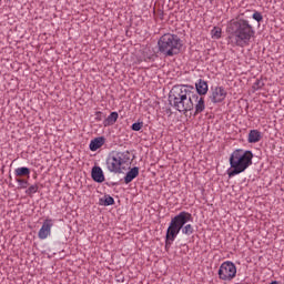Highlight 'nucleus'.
I'll return each mask as SVG.
<instances>
[{"label":"nucleus","mask_w":284,"mask_h":284,"mask_svg":"<svg viewBox=\"0 0 284 284\" xmlns=\"http://www.w3.org/2000/svg\"><path fill=\"white\" fill-rule=\"evenodd\" d=\"M102 205H114V197L105 195Z\"/></svg>","instance_id":"obj_20"},{"label":"nucleus","mask_w":284,"mask_h":284,"mask_svg":"<svg viewBox=\"0 0 284 284\" xmlns=\"http://www.w3.org/2000/svg\"><path fill=\"white\" fill-rule=\"evenodd\" d=\"M53 225L54 223L52 222V220L50 219L44 220L41 229L38 232V239H40V241H45V239H48L50 234H52Z\"/></svg>","instance_id":"obj_9"},{"label":"nucleus","mask_w":284,"mask_h":284,"mask_svg":"<svg viewBox=\"0 0 284 284\" xmlns=\"http://www.w3.org/2000/svg\"><path fill=\"white\" fill-rule=\"evenodd\" d=\"M262 85H263V81L256 80L255 83H254V85H253V88H254L255 90H261Z\"/></svg>","instance_id":"obj_24"},{"label":"nucleus","mask_w":284,"mask_h":284,"mask_svg":"<svg viewBox=\"0 0 284 284\" xmlns=\"http://www.w3.org/2000/svg\"><path fill=\"white\" fill-rule=\"evenodd\" d=\"M217 276L220 281L230 283L236 278V265L232 261H225L220 265L217 271Z\"/></svg>","instance_id":"obj_7"},{"label":"nucleus","mask_w":284,"mask_h":284,"mask_svg":"<svg viewBox=\"0 0 284 284\" xmlns=\"http://www.w3.org/2000/svg\"><path fill=\"white\" fill-rule=\"evenodd\" d=\"M252 19H254V21H257V23H261V21H263V14L258 11H255L252 16Z\"/></svg>","instance_id":"obj_22"},{"label":"nucleus","mask_w":284,"mask_h":284,"mask_svg":"<svg viewBox=\"0 0 284 284\" xmlns=\"http://www.w3.org/2000/svg\"><path fill=\"white\" fill-rule=\"evenodd\" d=\"M136 176H139V166H134L128 171L126 175L124 176V183H126V185L128 183H132Z\"/></svg>","instance_id":"obj_14"},{"label":"nucleus","mask_w":284,"mask_h":284,"mask_svg":"<svg viewBox=\"0 0 284 284\" xmlns=\"http://www.w3.org/2000/svg\"><path fill=\"white\" fill-rule=\"evenodd\" d=\"M16 176H30V168L20 166L14 170Z\"/></svg>","instance_id":"obj_17"},{"label":"nucleus","mask_w":284,"mask_h":284,"mask_svg":"<svg viewBox=\"0 0 284 284\" xmlns=\"http://www.w3.org/2000/svg\"><path fill=\"white\" fill-rule=\"evenodd\" d=\"M252 159H254L252 151H245L243 149L233 151L229 160L231 166L227 171L229 179L245 172L252 165Z\"/></svg>","instance_id":"obj_4"},{"label":"nucleus","mask_w":284,"mask_h":284,"mask_svg":"<svg viewBox=\"0 0 284 284\" xmlns=\"http://www.w3.org/2000/svg\"><path fill=\"white\" fill-rule=\"evenodd\" d=\"M104 143H105V138L103 136L95 138L94 140H91L89 148L91 152H97V150H99L100 148H103Z\"/></svg>","instance_id":"obj_13"},{"label":"nucleus","mask_w":284,"mask_h":284,"mask_svg":"<svg viewBox=\"0 0 284 284\" xmlns=\"http://www.w3.org/2000/svg\"><path fill=\"white\" fill-rule=\"evenodd\" d=\"M226 97L227 91H225L224 87H215L214 89H212L210 100L212 103H223Z\"/></svg>","instance_id":"obj_8"},{"label":"nucleus","mask_w":284,"mask_h":284,"mask_svg":"<svg viewBox=\"0 0 284 284\" xmlns=\"http://www.w3.org/2000/svg\"><path fill=\"white\" fill-rule=\"evenodd\" d=\"M118 120H119V113L116 111H113L103 121V125L104 128H109L110 125H114V123H116Z\"/></svg>","instance_id":"obj_15"},{"label":"nucleus","mask_w":284,"mask_h":284,"mask_svg":"<svg viewBox=\"0 0 284 284\" xmlns=\"http://www.w3.org/2000/svg\"><path fill=\"white\" fill-rule=\"evenodd\" d=\"M261 139H263L261 131H258V130L250 131L248 138H247L248 143H258V141H261Z\"/></svg>","instance_id":"obj_16"},{"label":"nucleus","mask_w":284,"mask_h":284,"mask_svg":"<svg viewBox=\"0 0 284 284\" xmlns=\"http://www.w3.org/2000/svg\"><path fill=\"white\" fill-rule=\"evenodd\" d=\"M130 161L129 152L113 151L106 158V170L113 174H122Z\"/></svg>","instance_id":"obj_6"},{"label":"nucleus","mask_w":284,"mask_h":284,"mask_svg":"<svg viewBox=\"0 0 284 284\" xmlns=\"http://www.w3.org/2000/svg\"><path fill=\"white\" fill-rule=\"evenodd\" d=\"M103 120V112L98 111L95 112V121H102Z\"/></svg>","instance_id":"obj_25"},{"label":"nucleus","mask_w":284,"mask_h":284,"mask_svg":"<svg viewBox=\"0 0 284 284\" xmlns=\"http://www.w3.org/2000/svg\"><path fill=\"white\" fill-rule=\"evenodd\" d=\"M192 90L194 87L179 84L174 85L169 93V103L171 108L186 114V112H192L194 110V102L192 101Z\"/></svg>","instance_id":"obj_2"},{"label":"nucleus","mask_w":284,"mask_h":284,"mask_svg":"<svg viewBox=\"0 0 284 284\" xmlns=\"http://www.w3.org/2000/svg\"><path fill=\"white\" fill-rule=\"evenodd\" d=\"M221 34H222V30H221V28H219V27H214V28L211 30L212 39H221Z\"/></svg>","instance_id":"obj_18"},{"label":"nucleus","mask_w":284,"mask_h":284,"mask_svg":"<svg viewBox=\"0 0 284 284\" xmlns=\"http://www.w3.org/2000/svg\"><path fill=\"white\" fill-rule=\"evenodd\" d=\"M231 33L229 36V43L237 48H245L250 45L253 37L256 34L254 27L250 24L248 20L239 19L230 23Z\"/></svg>","instance_id":"obj_3"},{"label":"nucleus","mask_w":284,"mask_h":284,"mask_svg":"<svg viewBox=\"0 0 284 284\" xmlns=\"http://www.w3.org/2000/svg\"><path fill=\"white\" fill-rule=\"evenodd\" d=\"M16 181H17L18 185H20V187L22 190H26V187H28V180L17 179Z\"/></svg>","instance_id":"obj_23"},{"label":"nucleus","mask_w":284,"mask_h":284,"mask_svg":"<svg viewBox=\"0 0 284 284\" xmlns=\"http://www.w3.org/2000/svg\"><path fill=\"white\" fill-rule=\"evenodd\" d=\"M195 89H196L199 97H205V94H207V90H210V88L207 85V81H205L203 79H199L195 82Z\"/></svg>","instance_id":"obj_11"},{"label":"nucleus","mask_w":284,"mask_h":284,"mask_svg":"<svg viewBox=\"0 0 284 284\" xmlns=\"http://www.w3.org/2000/svg\"><path fill=\"white\" fill-rule=\"evenodd\" d=\"M190 221H192V214L185 211L180 212L171 220L165 235L166 250L168 247H172V243L176 241L180 232L186 236H192V234H194V226L192 224H187Z\"/></svg>","instance_id":"obj_1"},{"label":"nucleus","mask_w":284,"mask_h":284,"mask_svg":"<svg viewBox=\"0 0 284 284\" xmlns=\"http://www.w3.org/2000/svg\"><path fill=\"white\" fill-rule=\"evenodd\" d=\"M91 176L95 183H103V181H105V175L103 174V169H101V166H93Z\"/></svg>","instance_id":"obj_12"},{"label":"nucleus","mask_w":284,"mask_h":284,"mask_svg":"<svg viewBox=\"0 0 284 284\" xmlns=\"http://www.w3.org/2000/svg\"><path fill=\"white\" fill-rule=\"evenodd\" d=\"M181 48H183V41L178 34L164 33L158 40V50L163 57H175L181 52Z\"/></svg>","instance_id":"obj_5"},{"label":"nucleus","mask_w":284,"mask_h":284,"mask_svg":"<svg viewBox=\"0 0 284 284\" xmlns=\"http://www.w3.org/2000/svg\"><path fill=\"white\" fill-rule=\"evenodd\" d=\"M191 101H195V104H193V108H195V115L201 114V112H205V98L196 93H192Z\"/></svg>","instance_id":"obj_10"},{"label":"nucleus","mask_w":284,"mask_h":284,"mask_svg":"<svg viewBox=\"0 0 284 284\" xmlns=\"http://www.w3.org/2000/svg\"><path fill=\"white\" fill-rule=\"evenodd\" d=\"M39 192V185L38 184H32L27 191L26 194L28 196H31V194H37Z\"/></svg>","instance_id":"obj_19"},{"label":"nucleus","mask_w":284,"mask_h":284,"mask_svg":"<svg viewBox=\"0 0 284 284\" xmlns=\"http://www.w3.org/2000/svg\"><path fill=\"white\" fill-rule=\"evenodd\" d=\"M142 128H143V122H135L131 125V130H133V132H140Z\"/></svg>","instance_id":"obj_21"}]
</instances>
